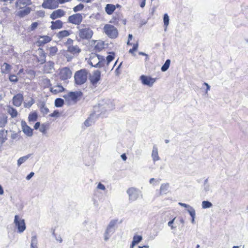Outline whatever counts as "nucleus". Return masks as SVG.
<instances>
[{
    "label": "nucleus",
    "mask_w": 248,
    "mask_h": 248,
    "mask_svg": "<svg viewBox=\"0 0 248 248\" xmlns=\"http://www.w3.org/2000/svg\"><path fill=\"white\" fill-rule=\"evenodd\" d=\"M66 12L61 9L54 11L50 15V18L53 20L64 16Z\"/></svg>",
    "instance_id": "obj_13"
},
{
    "label": "nucleus",
    "mask_w": 248,
    "mask_h": 248,
    "mask_svg": "<svg viewBox=\"0 0 248 248\" xmlns=\"http://www.w3.org/2000/svg\"><path fill=\"white\" fill-rule=\"evenodd\" d=\"M44 84H46V86L47 87L51 86L50 81L49 79H47V78L44 79Z\"/></svg>",
    "instance_id": "obj_54"
},
{
    "label": "nucleus",
    "mask_w": 248,
    "mask_h": 248,
    "mask_svg": "<svg viewBox=\"0 0 248 248\" xmlns=\"http://www.w3.org/2000/svg\"><path fill=\"white\" fill-rule=\"evenodd\" d=\"M70 34V32L69 31L67 30H63L59 31L56 34V37L61 40L63 39V38L66 37L68 36H69Z\"/></svg>",
    "instance_id": "obj_26"
},
{
    "label": "nucleus",
    "mask_w": 248,
    "mask_h": 248,
    "mask_svg": "<svg viewBox=\"0 0 248 248\" xmlns=\"http://www.w3.org/2000/svg\"><path fill=\"white\" fill-rule=\"evenodd\" d=\"M82 95V93L80 91L70 92L67 94L63 96L66 101L72 100L76 101L78 97H80Z\"/></svg>",
    "instance_id": "obj_11"
},
{
    "label": "nucleus",
    "mask_w": 248,
    "mask_h": 248,
    "mask_svg": "<svg viewBox=\"0 0 248 248\" xmlns=\"http://www.w3.org/2000/svg\"><path fill=\"white\" fill-rule=\"evenodd\" d=\"M31 11V8L29 7H26L23 10L19 11L16 14V16L20 17H23L25 16L29 15Z\"/></svg>",
    "instance_id": "obj_22"
},
{
    "label": "nucleus",
    "mask_w": 248,
    "mask_h": 248,
    "mask_svg": "<svg viewBox=\"0 0 248 248\" xmlns=\"http://www.w3.org/2000/svg\"><path fill=\"white\" fill-rule=\"evenodd\" d=\"M58 51V48L56 46L50 47L49 49V54L50 55L54 56Z\"/></svg>",
    "instance_id": "obj_49"
},
{
    "label": "nucleus",
    "mask_w": 248,
    "mask_h": 248,
    "mask_svg": "<svg viewBox=\"0 0 248 248\" xmlns=\"http://www.w3.org/2000/svg\"><path fill=\"white\" fill-rule=\"evenodd\" d=\"M191 211H189V213H188L190 215V216L191 217V218H192V219H191V222L192 223H194V221H195V216H196V213H195V209L194 210H192L191 209Z\"/></svg>",
    "instance_id": "obj_48"
},
{
    "label": "nucleus",
    "mask_w": 248,
    "mask_h": 248,
    "mask_svg": "<svg viewBox=\"0 0 248 248\" xmlns=\"http://www.w3.org/2000/svg\"><path fill=\"white\" fill-rule=\"evenodd\" d=\"M203 84L206 86L205 93H207L210 90V86L206 82H204Z\"/></svg>",
    "instance_id": "obj_63"
},
{
    "label": "nucleus",
    "mask_w": 248,
    "mask_h": 248,
    "mask_svg": "<svg viewBox=\"0 0 248 248\" xmlns=\"http://www.w3.org/2000/svg\"><path fill=\"white\" fill-rule=\"evenodd\" d=\"M42 6L45 9H55L59 7V2L56 0H44Z\"/></svg>",
    "instance_id": "obj_9"
},
{
    "label": "nucleus",
    "mask_w": 248,
    "mask_h": 248,
    "mask_svg": "<svg viewBox=\"0 0 248 248\" xmlns=\"http://www.w3.org/2000/svg\"><path fill=\"white\" fill-rule=\"evenodd\" d=\"M51 25L50 28L51 30L60 29L62 27L63 23L60 20H57L55 21H52L51 22Z\"/></svg>",
    "instance_id": "obj_21"
},
{
    "label": "nucleus",
    "mask_w": 248,
    "mask_h": 248,
    "mask_svg": "<svg viewBox=\"0 0 248 248\" xmlns=\"http://www.w3.org/2000/svg\"><path fill=\"white\" fill-rule=\"evenodd\" d=\"M83 20L81 14L77 13L70 16L67 19V22L76 25H79Z\"/></svg>",
    "instance_id": "obj_6"
},
{
    "label": "nucleus",
    "mask_w": 248,
    "mask_h": 248,
    "mask_svg": "<svg viewBox=\"0 0 248 248\" xmlns=\"http://www.w3.org/2000/svg\"><path fill=\"white\" fill-rule=\"evenodd\" d=\"M54 63L53 62L49 61L46 63L44 66V71L46 73H51L54 69Z\"/></svg>",
    "instance_id": "obj_18"
},
{
    "label": "nucleus",
    "mask_w": 248,
    "mask_h": 248,
    "mask_svg": "<svg viewBox=\"0 0 248 248\" xmlns=\"http://www.w3.org/2000/svg\"><path fill=\"white\" fill-rule=\"evenodd\" d=\"M127 193L129 196V199L131 201H136L141 195L140 191L134 187L129 188L127 190Z\"/></svg>",
    "instance_id": "obj_8"
},
{
    "label": "nucleus",
    "mask_w": 248,
    "mask_h": 248,
    "mask_svg": "<svg viewBox=\"0 0 248 248\" xmlns=\"http://www.w3.org/2000/svg\"><path fill=\"white\" fill-rule=\"evenodd\" d=\"M18 134L17 133H13L11 135V138L13 140L18 139Z\"/></svg>",
    "instance_id": "obj_60"
},
{
    "label": "nucleus",
    "mask_w": 248,
    "mask_h": 248,
    "mask_svg": "<svg viewBox=\"0 0 248 248\" xmlns=\"http://www.w3.org/2000/svg\"><path fill=\"white\" fill-rule=\"evenodd\" d=\"M169 16L167 14H165L163 16V22H164V25L165 27V30H166V28H167L169 24Z\"/></svg>",
    "instance_id": "obj_41"
},
{
    "label": "nucleus",
    "mask_w": 248,
    "mask_h": 248,
    "mask_svg": "<svg viewBox=\"0 0 248 248\" xmlns=\"http://www.w3.org/2000/svg\"><path fill=\"white\" fill-rule=\"evenodd\" d=\"M10 81L16 83L18 81V78L15 75H11L9 77Z\"/></svg>",
    "instance_id": "obj_50"
},
{
    "label": "nucleus",
    "mask_w": 248,
    "mask_h": 248,
    "mask_svg": "<svg viewBox=\"0 0 248 248\" xmlns=\"http://www.w3.org/2000/svg\"><path fill=\"white\" fill-rule=\"evenodd\" d=\"M97 62H98V57L97 56V54H93L90 58L89 63L93 67H97L94 65H95Z\"/></svg>",
    "instance_id": "obj_25"
},
{
    "label": "nucleus",
    "mask_w": 248,
    "mask_h": 248,
    "mask_svg": "<svg viewBox=\"0 0 248 248\" xmlns=\"http://www.w3.org/2000/svg\"><path fill=\"white\" fill-rule=\"evenodd\" d=\"M31 155V154H28L25 156L20 157L17 160V165L20 166L22 164L25 162Z\"/></svg>",
    "instance_id": "obj_32"
},
{
    "label": "nucleus",
    "mask_w": 248,
    "mask_h": 248,
    "mask_svg": "<svg viewBox=\"0 0 248 248\" xmlns=\"http://www.w3.org/2000/svg\"><path fill=\"white\" fill-rule=\"evenodd\" d=\"M67 51L73 54H78L81 49L78 46H67Z\"/></svg>",
    "instance_id": "obj_24"
},
{
    "label": "nucleus",
    "mask_w": 248,
    "mask_h": 248,
    "mask_svg": "<svg viewBox=\"0 0 248 248\" xmlns=\"http://www.w3.org/2000/svg\"><path fill=\"white\" fill-rule=\"evenodd\" d=\"M170 64V60L168 59L166 61L165 63L161 67V70L162 72L166 71L169 68Z\"/></svg>",
    "instance_id": "obj_38"
},
{
    "label": "nucleus",
    "mask_w": 248,
    "mask_h": 248,
    "mask_svg": "<svg viewBox=\"0 0 248 248\" xmlns=\"http://www.w3.org/2000/svg\"><path fill=\"white\" fill-rule=\"evenodd\" d=\"M152 157L154 162L160 160V157L158 153V149L156 145L153 146L152 152Z\"/></svg>",
    "instance_id": "obj_23"
},
{
    "label": "nucleus",
    "mask_w": 248,
    "mask_h": 248,
    "mask_svg": "<svg viewBox=\"0 0 248 248\" xmlns=\"http://www.w3.org/2000/svg\"><path fill=\"white\" fill-rule=\"evenodd\" d=\"M7 110L8 113L11 115L12 118H15L17 116L18 113L16 109L13 107L8 106L7 107Z\"/></svg>",
    "instance_id": "obj_27"
},
{
    "label": "nucleus",
    "mask_w": 248,
    "mask_h": 248,
    "mask_svg": "<svg viewBox=\"0 0 248 248\" xmlns=\"http://www.w3.org/2000/svg\"><path fill=\"white\" fill-rule=\"evenodd\" d=\"M97 188L102 190H105L106 189L105 186L101 183H99L97 186Z\"/></svg>",
    "instance_id": "obj_56"
},
{
    "label": "nucleus",
    "mask_w": 248,
    "mask_h": 248,
    "mask_svg": "<svg viewBox=\"0 0 248 248\" xmlns=\"http://www.w3.org/2000/svg\"><path fill=\"white\" fill-rule=\"evenodd\" d=\"M51 40V38L48 36H40L39 42L42 44H46L49 42Z\"/></svg>",
    "instance_id": "obj_34"
},
{
    "label": "nucleus",
    "mask_w": 248,
    "mask_h": 248,
    "mask_svg": "<svg viewBox=\"0 0 248 248\" xmlns=\"http://www.w3.org/2000/svg\"><path fill=\"white\" fill-rule=\"evenodd\" d=\"M64 90V88L61 85H58L50 88V91L55 94L62 93Z\"/></svg>",
    "instance_id": "obj_20"
},
{
    "label": "nucleus",
    "mask_w": 248,
    "mask_h": 248,
    "mask_svg": "<svg viewBox=\"0 0 248 248\" xmlns=\"http://www.w3.org/2000/svg\"><path fill=\"white\" fill-rule=\"evenodd\" d=\"M101 72L99 70H96L93 72V75L90 78L91 83L95 86L97 83L100 80Z\"/></svg>",
    "instance_id": "obj_15"
},
{
    "label": "nucleus",
    "mask_w": 248,
    "mask_h": 248,
    "mask_svg": "<svg viewBox=\"0 0 248 248\" xmlns=\"http://www.w3.org/2000/svg\"><path fill=\"white\" fill-rule=\"evenodd\" d=\"M38 240L36 235L32 236L31 239V248L38 247Z\"/></svg>",
    "instance_id": "obj_39"
},
{
    "label": "nucleus",
    "mask_w": 248,
    "mask_h": 248,
    "mask_svg": "<svg viewBox=\"0 0 248 248\" xmlns=\"http://www.w3.org/2000/svg\"><path fill=\"white\" fill-rule=\"evenodd\" d=\"M203 188L205 192H208L210 190V185H204Z\"/></svg>",
    "instance_id": "obj_61"
},
{
    "label": "nucleus",
    "mask_w": 248,
    "mask_h": 248,
    "mask_svg": "<svg viewBox=\"0 0 248 248\" xmlns=\"http://www.w3.org/2000/svg\"><path fill=\"white\" fill-rule=\"evenodd\" d=\"M178 204L183 206V207H184L185 208H186L187 209V211L188 213H189V211H191V209H192V210H194V208L192 207V206H190L188 204H186V203H182V202H179Z\"/></svg>",
    "instance_id": "obj_47"
},
{
    "label": "nucleus",
    "mask_w": 248,
    "mask_h": 248,
    "mask_svg": "<svg viewBox=\"0 0 248 248\" xmlns=\"http://www.w3.org/2000/svg\"><path fill=\"white\" fill-rule=\"evenodd\" d=\"M140 79L142 84L147 85L149 87H152L155 81V78L145 75H141L140 77Z\"/></svg>",
    "instance_id": "obj_12"
},
{
    "label": "nucleus",
    "mask_w": 248,
    "mask_h": 248,
    "mask_svg": "<svg viewBox=\"0 0 248 248\" xmlns=\"http://www.w3.org/2000/svg\"><path fill=\"white\" fill-rule=\"evenodd\" d=\"M41 112L44 114H47L49 112L48 108L46 106V104L44 102H40L38 105Z\"/></svg>",
    "instance_id": "obj_28"
},
{
    "label": "nucleus",
    "mask_w": 248,
    "mask_h": 248,
    "mask_svg": "<svg viewBox=\"0 0 248 248\" xmlns=\"http://www.w3.org/2000/svg\"><path fill=\"white\" fill-rule=\"evenodd\" d=\"M38 23L37 22H33L31 24V28H30V29L31 31H33L38 26Z\"/></svg>",
    "instance_id": "obj_55"
},
{
    "label": "nucleus",
    "mask_w": 248,
    "mask_h": 248,
    "mask_svg": "<svg viewBox=\"0 0 248 248\" xmlns=\"http://www.w3.org/2000/svg\"><path fill=\"white\" fill-rule=\"evenodd\" d=\"M14 223L17 228L18 232L22 233L25 230L26 224L24 220L20 218L17 215L15 216Z\"/></svg>",
    "instance_id": "obj_7"
},
{
    "label": "nucleus",
    "mask_w": 248,
    "mask_h": 248,
    "mask_svg": "<svg viewBox=\"0 0 248 248\" xmlns=\"http://www.w3.org/2000/svg\"><path fill=\"white\" fill-rule=\"evenodd\" d=\"M175 219V217H174L173 219H172V220L169 221V222L168 223V225L170 227L171 230H174L176 228V226H174L173 225Z\"/></svg>",
    "instance_id": "obj_51"
},
{
    "label": "nucleus",
    "mask_w": 248,
    "mask_h": 248,
    "mask_svg": "<svg viewBox=\"0 0 248 248\" xmlns=\"http://www.w3.org/2000/svg\"><path fill=\"white\" fill-rule=\"evenodd\" d=\"M31 4V0H17L15 3V6L16 8L21 9Z\"/></svg>",
    "instance_id": "obj_16"
},
{
    "label": "nucleus",
    "mask_w": 248,
    "mask_h": 248,
    "mask_svg": "<svg viewBox=\"0 0 248 248\" xmlns=\"http://www.w3.org/2000/svg\"><path fill=\"white\" fill-rule=\"evenodd\" d=\"M24 97L22 94L21 93H18L13 97V105L16 107H20L23 101Z\"/></svg>",
    "instance_id": "obj_14"
},
{
    "label": "nucleus",
    "mask_w": 248,
    "mask_h": 248,
    "mask_svg": "<svg viewBox=\"0 0 248 248\" xmlns=\"http://www.w3.org/2000/svg\"><path fill=\"white\" fill-rule=\"evenodd\" d=\"M12 69L11 66L6 62H4L1 66V73L7 74L9 73Z\"/></svg>",
    "instance_id": "obj_30"
},
{
    "label": "nucleus",
    "mask_w": 248,
    "mask_h": 248,
    "mask_svg": "<svg viewBox=\"0 0 248 248\" xmlns=\"http://www.w3.org/2000/svg\"><path fill=\"white\" fill-rule=\"evenodd\" d=\"M46 128L45 124H43L41 125L39 131L42 133L45 134L46 133Z\"/></svg>",
    "instance_id": "obj_53"
},
{
    "label": "nucleus",
    "mask_w": 248,
    "mask_h": 248,
    "mask_svg": "<svg viewBox=\"0 0 248 248\" xmlns=\"http://www.w3.org/2000/svg\"><path fill=\"white\" fill-rule=\"evenodd\" d=\"M138 46H139V44H138V43H137L136 44H134L133 48L132 49H130L129 50V52L130 53L133 54V53L135 51H137V50L138 49Z\"/></svg>",
    "instance_id": "obj_52"
},
{
    "label": "nucleus",
    "mask_w": 248,
    "mask_h": 248,
    "mask_svg": "<svg viewBox=\"0 0 248 248\" xmlns=\"http://www.w3.org/2000/svg\"><path fill=\"white\" fill-rule=\"evenodd\" d=\"M8 131L5 129L0 130V144L2 145L7 140Z\"/></svg>",
    "instance_id": "obj_19"
},
{
    "label": "nucleus",
    "mask_w": 248,
    "mask_h": 248,
    "mask_svg": "<svg viewBox=\"0 0 248 248\" xmlns=\"http://www.w3.org/2000/svg\"><path fill=\"white\" fill-rule=\"evenodd\" d=\"M142 237L141 235H135L133 238V242L135 243L138 244L142 240Z\"/></svg>",
    "instance_id": "obj_46"
},
{
    "label": "nucleus",
    "mask_w": 248,
    "mask_h": 248,
    "mask_svg": "<svg viewBox=\"0 0 248 248\" xmlns=\"http://www.w3.org/2000/svg\"><path fill=\"white\" fill-rule=\"evenodd\" d=\"M84 6L83 4L80 3L73 8V11L75 13L82 11L84 8Z\"/></svg>",
    "instance_id": "obj_45"
},
{
    "label": "nucleus",
    "mask_w": 248,
    "mask_h": 248,
    "mask_svg": "<svg viewBox=\"0 0 248 248\" xmlns=\"http://www.w3.org/2000/svg\"><path fill=\"white\" fill-rule=\"evenodd\" d=\"M59 114V112L58 110H55L53 113L50 114L49 116L51 117L58 116Z\"/></svg>",
    "instance_id": "obj_57"
},
{
    "label": "nucleus",
    "mask_w": 248,
    "mask_h": 248,
    "mask_svg": "<svg viewBox=\"0 0 248 248\" xmlns=\"http://www.w3.org/2000/svg\"><path fill=\"white\" fill-rule=\"evenodd\" d=\"M115 104L110 99H104L101 101L98 106L94 107V112L96 116L104 114L106 112L114 109Z\"/></svg>",
    "instance_id": "obj_1"
},
{
    "label": "nucleus",
    "mask_w": 248,
    "mask_h": 248,
    "mask_svg": "<svg viewBox=\"0 0 248 248\" xmlns=\"http://www.w3.org/2000/svg\"><path fill=\"white\" fill-rule=\"evenodd\" d=\"M38 15L41 17H44L45 16V12L43 11H39L38 12Z\"/></svg>",
    "instance_id": "obj_64"
},
{
    "label": "nucleus",
    "mask_w": 248,
    "mask_h": 248,
    "mask_svg": "<svg viewBox=\"0 0 248 248\" xmlns=\"http://www.w3.org/2000/svg\"><path fill=\"white\" fill-rule=\"evenodd\" d=\"M64 104V100L60 98H58L55 100V106L56 107H62Z\"/></svg>",
    "instance_id": "obj_40"
},
{
    "label": "nucleus",
    "mask_w": 248,
    "mask_h": 248,
    "mask_svg": "<svg viewBox=\"0 0 248 248\" xmlns=\"http://www.w3.org/2000/svg\"><path fill=\"white\" fill-rule=\"evenodd\" d=\"M35 101L32 98H30V100L27 102H24V106L26 108H30L34 103Z\"/></svg>",
    "instance_id": "obj_43"
},
{
    "label": "nucleus",
    "mask_w": 248,
    "mask_h": 248,
    "mask_svg": "<svg viewBox=\"0 0 248 248\" xmlns=\"http://www.w3.org/2000/svg\"><path fill=\"white\" fill-rule=\"evenodd\" d=\"M7 117L3 115L0 118V128L4 127L7 124Z\"/></svg>",
    "instance_id": "obj_33"
},
{
    "label": "nucleus",
    "mask_w": 248,
    "mask_h": 248,
    "mask_svg": "<svg viewBox=\"0 0 248 248\" xmlns=\"http://www.w3.org/2000/svg\"><path fill=\"white\" fill-rule=\"evenodd\" d=\"M202 208L206 209V208H209L212 207L213 206V204L211 202H210L209 201H203L202 202Z\"/></svg>",
    "instance_id": "obj_42"
},
{
    "label": "nucleus",
    "mask_w": 248,
    "mask_h": 248,
    "mask_svg": "<svg viewBox=\"0 0 248 248\" xmlns=\"http://www.w3.org/2000/svg\"><path fill=\"white\" fill-rule=\"evenodd\" d=\"M114 58V53L110 52V55H108L107 58V65H108L109 63L113 61Z\"/></svg>",
    "instance_id": "obj_44"
},
{
    "label": "nucleus",
    "mask_w": 248,
    "mask_h": 248,
    "mask_svg": "<svg viewBox=\"0 0 248 248\" xmlns=\"http://www.w3.org/2000/svg\"><path fill=\"white\" fill-rule=\"evenodd\" d=\"M21 126L23 132L27 136L31 137L32 136V129L27 124L25 121H23L21 122Z\"/></svg>",
    "instance_id": "obj_17"
},
{
    "label": "nucleus",
    "mask_w": 248,
    "mask_h": 248,
    "mask_svg": "<svg viewBox=\"0 0 248 248\" xmlns=\"http://www.w3.org/2000/svg\"><path fill=\"white\" fill-rule=\"evenodd\" d=\"M118 221V219H112L110 221L104 233V239L105 241H107L111 235L115 232L116 225Z\"/></svg>",
    "instance_id": "obj_4"
},
{
    "label": "nucleus",
    "mask_w": 248,
    "mask_h": 248,
    "mask_svg": "<svg viewBox=\"0 0 248 248\" xmlns=\"http://www.w3.org/2000/svg\"><path fill=\"white\" fill-rule=\"evenodd\" d=\"M103 31L110 38L114 39L118 35V31L116 27L110 24H106L103 28Z\"/></svg>",
    "instance_id": "obj_5"
},
{
    "label": "nucleus",
    "mask_w": 248,
    "mask_h": 248,
    "mask_svg": "<svg viewBox=\"0 0 248 248\" xmlns=\"http://www.w3.org/2000/svg\"><path fill=\"white\" fill-rule=\"evenodd\" d=\"M169 187V184L168 183L162 184L160 186V192L161 194L166 193Z\"/></svg>",
    "instance_id": "obj_36"
},
{
    "label": "nucleus",
    "mask_w": 248,
    "mask_h": 248,
    "mask_svg": "<svg viewBox=\"0 0 248 248\" xmlns=\"http://www.w3.org/2000/svg\"><path fill=\"white\" fill-rule=\"evenodd\" d=\"M115 9V6L111 4H107L105 7V11L109 15H111Z\"/></svg>",
    "instance_id": "obj_29"
},
{
    "label": "nucleus",
    "mask_w": 248,
    "mask_h": 248,
    "mask_svg": "<svg viewBox=\"0 0 248 248\" xmlns=\"http://www.w3.org/2000/svg\"><path fill=\"white\" fill-rule=\"evenodd\" d=\"M73 40L70 38H68L67 40V41L65 42V45H68L69 46H72L71 45L73 44Z\"/></svg>",
    "instance_id": "obj_58"
},
{
    "label": "nucleus",
    "mask_w": 248,
    "mask_h": 248,
    "mask_svg": "<svg viewBox=\"0 0 248 248\" xmlns=\"http://www.w3.org/2000/svg\"><path fill=\"white\" fill-rule=\"evenodd\" d=\"M88 71L82 69L77 71L74 75V80L76 84L81 85L85 83L88 78Z\"/></svg>",
    "instance_id": "obj_3"
},
{
    "label": "nucleus",
    "mask_w": 248,
    "mask_h": 248,
    "mask_svg": "<svg viewBox=\"0 0 248 248\" xmlns=\"http://www.w3.org/2000/svg\"><path fill=\"white\" fill-rule=\"evenodd\" d=\"M84 124L85 126H89L91 125V120L90 118L87 119L85 122H84Z\"/></svg>",
    "instance_id": "obj_59"
},
{
    "label": "nucleus",
    "mask_w": 248,
    "mask_h": 248,
    "mask_svg": "<svg viewBox=\"0 0 248 248\" xmlns=\"http://www.w3.org/2000/svg\"><path fill=\"white\" fill-rule=\"evenodd\" d=\"M34 175V173L33 172H31L29 175H28L26 177V179L29 180L31 179L32 177Z\"/></svg>",
    "instance_id": "obj_62"
},
{
    "label": "nucleus",
    "mask_w": 248,
    "mask_h": 248,
    "mask_svg": "<svg viewBox=\"0 0 248 248\" xmlns=\"http://www.w3.org/2000/svg\"><path fill=\"white\" fill-rule=\"evenodd\" d=\"M46 55L42 49L41 51L40 52V57L38 59V62H39L40 64L45 63L46 62Z\"/></svg>",
    "instance_id": "obj_35"
},
{
    "label": "nucleus",
    "mask_w": 248,
    "mask_h": 248,
    "mask_svg": "<svg viewBox=\"0 0 248 248\" xmlns=\"http://www.w3.org/2000/svg\"><path fill=\"white\" fill-rule=\"evenodd\" d=\"M97 56L98 57V62L94 65L96 67H102L104 66V64L106 62L105 58L103 56L97 55Z\"/></svg>",
    "instance_id": "obj_31"
},
{
    "label": "nucleus",
    "mask_w": 248,
    "mask_h": 248,
    "mask_svg": "<svg viewBox=\"0 0 248 248\" xmlns=\"http://www.w3.org/2000/svg\"><path fill=\"white\" fill-rule=\"evenodd\" d=\"M59 76L60 79L62 80L68 79L72 76V71L68 67L62 68L60 70Z\"/></svg>",
    "instance_id": "obj_10"
},
{
    "label": "nucleus",
    "mask_w": 248,
    "mask_h": 248,
    "mask_svg": "<svg viewBox=\"0 0 248 248\" xmlns=\"http://www.w3.org/2000/svg\"><path fill=\"white\" fill-rule=\"evenodd\" d=\"M30 122H35L37 119V114L35 112L30 113L28 117Z\"/></svg>",
    "instance_id": "obj_37"
},
{
    "label": "nucleus",
    "mask_w": 248,
    "mask_h": 248,
    "mask_svg": "<svg viewBox=\"0 0 248 248\" xmlns=\"http://www.w3.org/2000/svg\"><path fill=\"white\" fill-rule=\"evenodd\" d=\"M77 28L78 29V35L80 39L88 40L92 37L93 32L88 25L81 24Z\"/></svg>",
    "instance_id": "obj_2"
}]
</instances>
